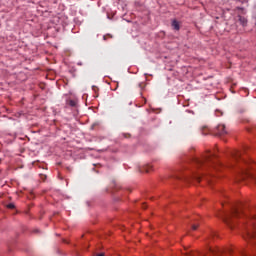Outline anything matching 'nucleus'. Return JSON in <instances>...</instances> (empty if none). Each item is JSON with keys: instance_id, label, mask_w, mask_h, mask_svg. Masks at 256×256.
<instances>
[{"instance_id": "ddd939ff", "label": "nucleus", "mask_w": 256, "mask_h": 256, "mask_svg": "<svg viewBox=\"0 0 256 256\" xmlns=\"http://www.w3.org/2000/svg\"><path fill=\"white\" fill-rule=\"evenodd\" d=\"M8 207H9V209H14V208H15V205L9 204Z\"/></svg>"}, {"instance_id": "20e7f679", "label": "nucleus", "mask_w": 256, "mask_h": 256, "mask_svg": "<svg viewBox=\"0 0 256 256\" xmlns=\"http://www.w3.org/2000/svg\"><path fill=\"white\" fill-rule=\"evenodd\" d=\"M217 131L219 135H225L227 133V130L225 129V125L220 124L217 126Z\"/></svg>"}, {"instance_id": "7ed1b4c3", "label": "nucleus", "mask_w": 256, "mask_h": 256, "mask_svg": "<svg viewBox=\"0 0 256 256\" xmlns=\"http://www.w3.org/2000/svg\"><path fill=\"white\" fill-rule=\"evenodd\" d=\"M151 171H153V165L151 164L144 165L140 168L141 173H151Z\"/></svg>"}, {"instance_id": "9b49d317", "label": "nucleus", "mask_w": 256, "mask_h": 256, "mask_svg": "<svg viewBox=\"0 0 256 256\" xmlns=\"http://www.w3.org/2000/svg\"><path fill=\"white\" fill-rule=\"evenodd\" d=\"M232 215H233V217H237V215H239V210L234 209Z\"/></svg>"}, {"instance_id": "2eb2a0df", "label": "nucleus", "mask_w": 256, "mask_h": 256, "mask_svg": "<svg viewBox=\"0 0 256 256\" xmlns=\"http://www.w3.org/2000/svg\"><path fill=\"white\" fill-rule=\"evenodd\" d=\"M96 256H105V253H99Z\"/></svg>"}, {"instance_id": "9d476101", "label": "nucleus", "mask_w": 256, "mask_h": 256, "mask_svg": "<svg viewBox=\"0 0 256 256\" xmlns=\"http://www.w3.org/2000/svg\"><path fill=\"white\" fill-rule=\"evenodd\" d=\"M193 179H196V181H201V175L196 174L193 176Z\"/></svg>"}, {"instance_id": "1a4fd4ad", "label": "nucleus", "mask_w": 256, "mask_h": 256, "mask_svg": "<svg viewBox=\"0 0 256 256\" xmlns=\"http://www.w3.org/2000/svg\"><path fill=\"white\" fill-rule=\"evenodd\" d=\"M70 107H76L77 106V100H69Z\"/></svg>"}, {"instance_id": "0eeeda50", "label": "nucleus", "mask_w": 256, "mask_h": 256, "mask_svg": "<svg viewBox=\"0 0 256 256\" xmlns=\"http://www.w3.org/2000/svg\"><path fill=\"white\" fill-rule=\"evenodd\" d=\"M172 27H173V29H175V31H179L180 26H179V23L177 22V20L172 21Z\"/></svg>"}, {"instance_id": "f8f14e48", "label": "nucleus", "mask_w": 256, "mask_h": 256, "mask_svg": "<svg viewBox=\"0 0 256 256\" xmlns=\"http://www.w3.org/2000/svg\"><path fill=\"white\" fill-rule=\"evenodd\" d=\"M199 226H197V225H192V229H193V231H197V228H198Z\"/></svg>"}, {"instance_id": "f257e3e1", "label": "nucleus", "mask_w": 256, "mask_h": 256, "mask_svg": "<svg viewBox=\"0 0 256 256\" xmlns=\"http://www.w3.org/2000/svg\"><path fill=\"white\" fill-rule=\"evenodd\" d=\"M197 163H199V165H203V163H208V165L211 166L212 169H214V171H219V169H223V167H233V164H228V165H223V163H221L219 160H217V157L215 156V154L208 152L205 156L203 160H197Z\"/></svg>"}, {"instance_id": "4468645a", "label": "nucleus", "mask_w": 256, "mask_h": 256, "mask_svg": "<svg viewBox=\"0 0 256 256\" xmlns=\"http://www.w3.org/2000/svg\"><path fill=\"white\" fill-rule=\"evenodd\" d=\"M224 221H225V223H227L229 225V219L228 218L224 219Z\"/></svg>"}, {"instance_id": "423d86ee", "label": "nucleus", "mask_w": 256, "mask_h": 256, "mask_svg": "<svg viewBox=\"0 0 256 256\" xmlns=\"http://www.w3.org/2000/svg\"><path fill=\"white\" fill-rule=\"evenodd\" d=\"M239 17V21L240 24L245 27L247 25V18H245V16H238Z\"/></svg>"}, {"instance_id": "39448f33", "label": "nucleus", "mask_w": 256, "mask_h": 256, "mask_svg": "<svg viewBox=\"0 0 256 256\" xmlns=\"http://www.w3.org/2000/svg\"><path fill=\"white\" fill-rule=\"evenodd\" d=\"M242 179H245V177H252L256 181V176L251 175L247 170H241Z\"/></svg>"}, {"instance_id": "6e6552de", "label": "nucleus", "mask_w": 256, "mask_h": 256, "mask_svg": "<svg viewBox=\"0 0 256 256\" xmlns=\"http://www.w3.org/2000/svg\"><path fill=\"white\" fill-rule=\"evenodd\" d=\"M234 157V161H239V159H241V154L239 152H235L233 154Z\"/></svg>"}, {"instance_id": "f03ea898", "label": "nucleus", "mask_w": 256, "mask_h": 256, "mask_svg": "<svg viewBox=\"0 0 256 256\" xmlns=\"http://www.w3.org/2000/svg\"><path fill=\"white\" fill-rule=\"evenodd\" d=\"M244 239H255L256 240V216L249 218L247 223L244 225Z\"/></svg>"}]
</instances>
